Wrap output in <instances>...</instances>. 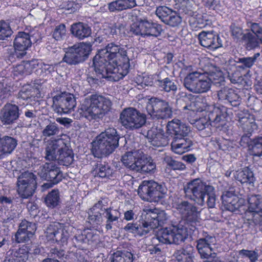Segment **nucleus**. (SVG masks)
<instances>
[{"label": "nucleus", "mask_w": 262, "mask_h": 262, "mask_svg": "<svg viewBox=\"0 0 262 262\" xmlns=\"http://www.w3.org/2000/svg\"><path fill=\"white\" fill-rule=\"evenodd\" d=\"M129 59L123 48L114 42H111L103 49L98 50L93 58L94 69L101 74L102 77L119 75L123 78L129 72Z\"/></svg>", "instance_id": "f257e3e1"}, {"label": "nucleus", "mask_w": 262, "mask_h": 262, "mask_svg": "<svg viewBox=\"0 0 262 262\" xmlns=\"http://www.w3.org/2000/svg\"><path fill=\"white\" fill-rule=\"evenodd\" d=\"M167 134L173 138L171 148L174 153L182 155L191 149L192 141L184 138L190 132V128L182 124L179 119H174L167 125Z\"/></svg>", "instance_id": "f03ea898"}, {"label": "nucleus", "mask_w": 262, "mask_h": 262, "mask_svg": "<svg viewBox=\"0 0 262 262\" xmlns=\"http://www.w3.org/2000/svg\"><path fill=\"white\" fill-rule=\"evenodd\" d=\"M119 138L115 128L109 127L106 129L92 142V154L95 157L98 158L110 155L118 146Z\"/></svg>", "instance_id": "7ed1b4c3"}, {"label": "nucleus", "mask_w": 262, "mask_h": 262, "mask_svg": "<svg viewBox=\"0 0 262 262\" xmlns=\"http://www.w3.org/2000/svg\"><path fill=\"white\" fill-rule=\"evenodd\" d=\"M111 102L104 97L93 94L84 99L79 110L82 116L89 120L96 119L99 115L109 111Z\"/></svg>", "instance_id": "20e7f679"}, {"label": "nucleus", "mask_w": 262, "mask_h": 262, "mask_svg": "<svg viewBox=\"0 0 262 262\" xmlns=\"http://www.w3.org/2000/svg\"><path fill=\"white\" fill-rule=\"evenodd\" d=\"M46 158L50 161H59L64 166L70 165L74 161V154L62 139L51 141L46 148Z\"/></svg>", "instance_id": "39448f33"}, {"label": "nucleus", "mask_w": 262, "mask_h": 262, "mask_svg": "<svg viewBox=\"0 0 262 262\" xmlns=\"http://www.w3.org/2000/svg\"><path fill=\"white\" fill-rule=\"evenodd\" d=\"M182 223L180 222L177 226L171 225L161 229L153 237V242L169 244H179L183 241L188 235V231L187 227L181 226Z\"/></svg>", "instance_id": "423d86ee"}, {"label": "nucleus", "mask_w": 262, "mask_h": 262, "mask_svg": "<svg viewBox=\"0 0 262 262\" xmlns=\"http://www.w3.org/2000/svg\"><path fill=\"white\" fill-rule=\"evenodd\" d=\"M173 207L181 214L184 221L181 226H186L191 230H194L198 222L200 211L198 208L187 201H182L174 203Z\"/></svg>", "instance_id": "0eeeda50"}, {"label": "nucleus", "mask_w": 262, "mask_h": 262, "mask_svg": "<svg viewBox=\"0 0 262 262\" xmlns=\"http://www.w3.org/2000/svg\"><path fill=\"white\" fill-rule=\"evenodd\" d=\"M184 85L189 91L195 94L208 92L210 88L209 76L203 73L193 72L189 73L184 78Z\"/></svg>", "instance_id": "6e6552de"}, {"label": "nucleus", "mask_w": 262, "mask_h": 262, "mask_svg": "<svg viewBox=\"0 0 262 262\" xmlns=\"http://www.w3.org/2000/svg\"><path fill=\"white\" fill-rule=\"evenodd\" d=\"M119 120L125 128L133 130L139 129L145 124L146 116L136 108L129 107L122 110Z\"/></svg>", "instance_id": "1a4fd4ad"}, {"label": "nucleus", "mask_w": 262, "mask_h": 262, "mask_svg": "<svg viewBox=\"0 0 262 262\" xmlns=\"http://www.w3.org/2000/svg\"><path fill=\"white\" fill-rule=\"evenodd\" d=\"M200 104H202V103L198 101L191 103L190 107H192L193 106L194 107L192 110L193 113L205 112L203 115L205 116V117H207V121L215 124L227 120L228 116L227 112L228 109L226 107L206 106L203 108Z\"/></svg>", "instance_id": "9d476101"}, {"label": "nucleus", "mask_w": 262, "mask_h": 262, "mask_svg": "<svg viewBox=\"0 0 262 262\" xmlns=\"http://www.w3.org/2000/svg\"><path fill=\"white\" fill-rule=\"evenodd\" d=\"M92 51V46L89 43L82 42L67 49L62 61L69 65H76L84 61Z\"/></svg>", "instance_id": "9b49d317"}, {"label": "nucleus", "mask_w": 262, "mask_h": 262, "mask_svg": "<svg viewBox=\"0 0 262 262\" xmlns=\"http://www.w3.org/2000/svg\"><path fill=\"white\" fill-rule=\"evenodd\" d=\"M16 191L21 199L31 197L37 188L36 177L32 172H24L17 178Z\"/></svg>", "instance_id": "f8f14e48"}, {"label": "nucleus", "mask_w": 262, "mask_h": 262, "mask_svg": "<svg viewBox=\"0 0 262 262\" xmlns=\"http://www.w3.org/2000/svg\"><path fill=\"white\" fill-rule=\"evenodd\" d=\"M146 109L153 118L164 119L172 116V110L168 102L157 97H152L146 103Z\"/></svg>", "instance_id": "ddd939ff"}, {"label": "nucleus", "mask_w": 262, "mask_h": 262, "mask_svg": "<svg viewBox=\"0 0 262 262\" xmlns=\"http://www.w3.org/2000/svg\"><path fill=\"white\" fill-rule=\"evenodd\" d=\"M162 186L153 181H143L139 186L138 194L140 198L148 202H158L163 198Z\"/></svg>", "instance_id": "4468645a"}, {"label": "nucleus", "mask_w": 262, "mask_h": 262, "mask_svg": "<svg viewBox=\"0 0 262 262\" xmlns=\"http://www.w3.org/2000/svg\"><path fill=\"white\" fill-rule=\"evenodd\" d=\"M214 189L213 186L207 185L198 178L193 179L187 183L185 192L192 194V199L198 204L203 205L206 194L212 192Z\"/></svg>", "instance_id": "2eb2a0df"}, {"label": "nucleus", "mask_w": 262, "mask_h": 262, "mask_svg": "<svg viewBox=\"0 0 262 262\" xmlns=\"http://www.w3.org/2000/svg\"><path fill=\"white\" fill-rule=\"evenodd\" d=\"M162 28L161 25L147 20H142L135 23L131 26L130 31L136 35L142 37L154 36L160 35Z\"/></svg>", "instance_id": "dca6fc26"}, {"label": "nucleus", "mask_w": 262, "mask_h": 262, "mask_svg": "<svg viewBox=\"0 0 262 262\" xmlns=\"http://www.w3.org/2000/svg\"><path fill=\"white\" fill-rule=\"evenodd\" d=\"M248 208L246 214H251L252 217L248 219L254 224L259 223L262 218V196L260 194H251L248 197Z\"/></svg>", "instance_id": "f3484780"}, {"label": "nucleus", "mask_w": 262, "mask_h": 262, "mask_svg": "<svg viewBox=\"0 0 262 262\" xmlns=\"http://www.w3.org/2000/svg\"><path fill=\"white\" fill-rule=\"evenodd\" d=\"M53 102L59 112L64 114L70 113L76 105L73 95L66 93L54 96Z\"/></svg>", "instance_id": "a211bd4d"}, {"label": "nucleus", "mask_w": 262, "mask_h": 262, "mask_svg": "<svg viewBox=\"0 0 262 262\" xmlns=\"http://www.w3.org/2000/svg\"><path fill=\"white\" fill-rule=\"evenodd\" d=\"M241 114H238V123L239 126L245 133L242 136L240 144L242 146H248L250 141V137L252 133L257 129L256 123L253 121H251L249 118L245 116H241Z\"/></svg>", "instance_id": "6ab92c4d"}, {"label": "nucleus", "mask_w": 262, "mask_h": 262, "mask_svg": "<svg viewBox=\"0 0 262 262\" xmlns=\"http://www.w3.org/2000/svg\"><path fill=\"white\" fill-rule=\"evenodd\" d=\"M19 107L11 103L5 104L0 112V120L4 125H12L19 118Z\"/></svg>", "instance_id": "aec40b11"}, {"label": "nucleus", "mask_w": 262, "mask_h": 262, "mask_svg": "<svg viewBox=\"0 0 262 262\" xmlns=\"http://www.w3.org/2000/svg\"><path fill=\"white\" fill-rule=\"evenodd\" d=\"M200 45L207 49L214 50L222 46L219 35L214 31H203L198 35Z\"/></svg>", "instance_id": "412c9836"}, {"label": "nucleus", "mask_w": 262, "mask_h": 262, "mask_svg": "<svg viewBox=\"0 0 262 262\" xmlns=\"http://www.w3.org/2000/svg\"><path fill=\"white\" fill-rule=\"evenodd\" d=\"M32 44L30 34L24 31L18 32L13 41L16 53L19 54L21 56L26 55V51L31 47Z\"/></svg>", "instance_id": "4be33fe9"}, {"label": "nucleus", "mask_w": 262, "mask_h": 262, "mask_svg": "<svg viewBox=\"0 0 262 262\" xmlns=\"http://www.w3.org/2000/svg\"><path fill=\"white\" fill-rule=\"evenodd\" d=\"M216 243L215 236L207 234L197 241L196 248L202 258H208L212 254L211 245Z\"/></svg>", "instance_id": "5701e85b"}, {"label": "nucleus", "mask_w": 262, "mask_h": 262, "mask_svg": "<svg viewBox=\"0 0 262 262\" xmlns=\"http://www.w3.org/2000/svg\"><path fill=\"white\" fill-rule=\"evenodd\" d=\"M221 199L225 208L231 212L238 210L244 202L243 199L230 191H227L223 194Z\"/></svg>", "instance_id": "b1692460"}, {"label": "nucleus", "mask_w": 262, "mask_h": 262, "mask_svg": "<svg viewBox=\"0 0 262 262\" xmlns=\"http://www.w3.org/2000/svg\"><path fill=\"white\" fill-rule=\"evenodd\" d=\"M217 97L220 100L228 102L233 106H238L241 100L236 90L227 86L222 88L217 92Z\"/></svg>", "instance_id": "393cba45"}, {"label": "nucleus", "mask_w": 262, "mask_h": 262, "mask_svg": "<svg viewBox=\"0 0 262 262\" xmlns=\"http://www.w3.org/2000/svg\"><path fill=\"white\" fill-rule=\"evenodd\" d=\"M17 145V140L10 136L1 134L0 136V159L12 154Z\"/></svg>", "instance_id": "a878e982"}, {"label": "nucleus", "mask_w": 262, "mask_h": 262, "mask_svg": "<svg viewBox=\"0 0 262 262\" xmlns=\"http://www.w3.org/2000/svg\"><path fill=\"white\" fill-rule=\"evenodd\" d=\"M48 233L52 235V239L59 244L63 245L67 242L68 233L64 231L62 225L59 223L50 225L48 228Z\"/></svg>", "instance_id": "bb28decb"}, {"label": "nucleus", "mask_w": 262, "mask_h": 262, "mask_svg": "<svg viewBox=\"0 0 262 262\" xmlns=\"http://www.w3.org/2000/svg\"><path fill=\"white\" fill-rule=\"evenodd\" d=\"M46 179L53 184H57L62 179V173L60 168L52 163H46L44 166Z\"/></svg>", "instance_id": "cd10ccee"}, {"label": "nucleus", "mask_w": 262, "mask_h": 262, "mask_svg": "<svg viewBox=\"0 0 262 262\" xmlns=\"http://www.w3.org/2000/svg\"><path fill=\"white\" fill-rule=\"evenodd\" d=\"M145 219L146 221H143L142 223L143 227L148 234L152 229L158 228L161 226L163 222L160 219V215L154 211H151V213L146 214Z\"/></svg>", "instance_id": "c85d7f7f"}, {"label": "nucleus", "mask_w": 262, "mask_h": 262, "mask_svg": "<svg viewBox=\"0 0 262 262\" xmlns=\"http://www.w3.org/2000/svg\"><path fill=\"white\" fill-rule=\"evenodd\" d=\"M137 6L136 0H116L108 4L110 12H119L132 9Z\"/></svg>", "instance_id": "c756f323"}, {"label": "nucleus", "mask_w": 262, "mask_h": 262, "mask_svg": "<svg viewBox=\"0 0 262 262\" xmlns=\"http://www.w3.org/2000/svg\"><path fill=\"white\" fill-rule=\"evenodd\" d=\"M225 70L228 73V77L232 83L236 84L241 83L243 77L240 72L236 70L235 61L233 59H230L228 62L226 63Z\"/></svg>", "instance_id": "7c9ffc66"}, {"label": "nucleus", "mask_w": 262, "mask_h": 262, "mask_svg": "<svg viewBox=\"0 0 262 262\" xmlns=\"http://www.w3.org/2000/svg\"><path fill=\"white\" fill-rule=\"evenodd\" d=\"M72 33L79 39L87 38L91 34V28L85 24L81 22L75 23L71 26Z\"/></svg>", "instance_id": "2f4dec72"}, {"label": "nucleus", "mask_w": 262, "mask_h": 262, "mask_svg": "<svg viewBox=\"0 0 262 262\" xmlns=\"http://www.w3.org/2000/svg\"><path fill=\"white\" fill-rule=\"evenodd\" d=\"M234 177L241 183H253L255 180L253 172L249 167H245L242 170L236 171Z\"/></svg>", "instance_id": "473e14b6"}, {"label": "nucleus", "mask_w": 262, "mask_h": 262, "mask_svg": "<svg viewBox=\"0 0 262 262\" xmlns=\"http://www.w3.org/2000/svg\"><path fill=\"white\" fill-rule=\"evenodd\" d=\"M95 177L101 178L108 177L111 173V169L108 163L105 161H97L92 170Z\"/></svg>", "instance_id": "72a5a7b5"}, {"label": "nucleus", "mask_w": 262, "mask_h": 262, "mask_svg": "<svg viewBox=\"0 0 262 262\" xmlns=\"http://www.w3.org/2000/svg\"><path fill=\"white\" fill-rule=\"evenodd\" d=\"M206 17V14L205 15L198 14L195 17H191L189 20V25L195 30L205 28L211 23V21Z\"/></svg>", "instance_id": "f704fd0d"}, {"label": "nucleus", "mask_w": 262, "mask_h": 262, "mask_svg": "<svg viewBox=\"0 0 262 262\" xmlns=\"http://www.w3.org/2000/svg\"><path fill=\"white\" fill-rule=\"evenodd\" d=\"M29 247L24 245L18 249L12 251V258L11 259L13 262H26L28 258Z\"/></svg>", "instance_id": "c9c22d12"}, {"label": "nucleus", "mask_w": 262, "mask_h": 262, "mask_svg": "<svg viewBox=\"0 0 262 262\" xmlns=\"http://www.w3.org/2000/svg\"><path fill=\"white\" fill-rule=\"evenodd\" d=\"M60 203V193L58 189H53L45 198V203L50 208H55Z\"/></svg>", "instance_id": "e433bc0d"}, {"label": "nucleus", "mask_w": 262, "mask_h": 262, "mask_svg": "<svg viewBox=\"0 0 262 262\" xmlns=\"http://www.w3.org/2000/svg\"><path fill=\"white\" fill-rule=\"evenodd\" d=\"M36 60H30L24 62V64H18L14 68L13 72L15 76L27 74L32 72L35 68Z\"/></svg>", "instance_id": "4c0bfd02"}, {"label": "nucleus", "mask_w": 262, "mask_h": 262, "mask_svg": "<svg viewBox=\"0 0 262 262\" xmlns=\"http://www.w3.org/2000/svg\"><path fill=\"white\" fill-rule=\"evenodd\" d=\"M211 142L213 146L218 150L224 151H230L233 148L232 142L223 137L212 138Z\"/></svg>", "instance_id": "58836bf2"}, {"label": "nucleus", "mask_w": 262, "mask_h": 262, "mask_svg": "<svg viewBox=\"0 0 262 262\" xmlns=\"http://www.w3.org/2000/svg\"><path fill=\"white\" fill-rule=\"evenodd\" d=\"M104 217L106 219L105 229L106 230H110L113 228V223L118 222L120 217V213L117 210H114L112 211L111 208H107L105 210Z\"/></svg>", "instance_id": "ea45409f"}, {"label": "nucleus", "mask_w": 262, "mask_h": 262, "mask_svg": "<svg viewBox=\"0 0 262 262\" xmlns=\"http://www.w3.org/2000/svg\"><path fill=\"white\" fill-rule=\"evenodd\" d=\"M13 92V88L8 84L6 79H3L0 82V106L12 96Z\"/></svg>", "instance_id": "a19ab883"}, {"label": "nucleus", "mask_w": 262, "mask_h": 262, "mask_svg": "<svg viewBox=\"0 0 262 262\" xmlns=\"http://www.w3.org/2000/svg\"><path fill=\"white\" fill-rule=\"evenodd\" d=\"M240 41L244 43L246 49L248 50L259 47V42L257 39L250 32L244 34Z\"/></svg>", "instance_id": "79ce46f5"}, {"label": "nucleus", "mask_w": 262, "mask_h": 262, "mask_svg": "<svg viewBox=\"0 0 262 262\" xmlns=\"http://www.w3.org/2000/svg\"><path fill=\"white\" fill-rule=\"evenodd\" d=\"M133 255L126 251H117L112 255V262H133Z\"/></svg>", "instance_id": "37998d69"}, {"label": "nucleus", "mask_w": 262, "mask_h": 262, "mask_svg": "<svg viewBox=\"0 0 262 262\" xmlns=\"http://www.w3.org/2000/svg\"><path fill=\"white\" fill-rule=\"evenodd\" d=\"M95 71L96 72L97 77L91 76H89L87 77V81L92 87L97 88V86L99 85V83L101 82V79L102 78L108 79V80L111 81H118L120 79L122 78L120 77L119 75L114 74H111L113 76L112 77H102V75L101 74L97 72L95 70Z\"/></svg>", "instance_id": "c03bdc74"}, {"label": "nucleus", "mask_w": 262, "mask_h": 262, "mask_svg": "<svg viewBox=\"0 0 262 262\" xmlns=\"http://www.w3.org/2000/svg\"><path fill=\"white\" fill-rule=\"evenodd\" d=\"M193 108L189 109V112L187 114H190V117L192 116V118H190L189 122L191 124H193L195 127L199 130H202L205 128L206 125H208V122L206 118H198L197 116V113H193L192 110Z\"/></svg>", "instance_id": "a18cd8bd"}, {"label": "nucleus", "mask_w": 262, "mask_h": 262, "mask_svg": "<svg viewBox=\"0 0 262 262\" xmlns=\"http://www.w3.org/2000/svg\"><path fill=\"white\" fill-rule=\"evenodd\" d=\"M124 230L129 233L142 236L147 234V231L143 227V224L138 225L137 223H128L123 228Z\"/></svg>", "instance_id": "49530a36"}, {"label": "nucleus", "mask_w": 262, "mask_h": 262, "mask_svg": "<svg viewBox=\"0 0 262 262\" xmlns=\"http://www.w3.org/2000/svg\"><path fill=\"white\" fill-rule=\"evenodd\" d=\"M259 56V53H256L252 57L238 58V60L237 61H235V63H242L241 66H238V68L240 69H250L254 64Z\"/></svg>", "instance_id": "de8ad7c7"}, {"label": "nucleus", "mask_w": 262, "mask_h": 262, "mask_svg": "<svg viewBox=\"0 0 262 262\" xmlns=\"http://www.w3.org/2000/svg\"><path fill=\"white\" fill-rule=\"evenodd\" d=\"M158 86L162 91L166 92H176L177 86L170 78L167 77L162 80L158 81Z\"/></svg>", "instance_id": "09e8293b"}, {"label": "nucleus", "mask_w": 262, "mask_h": 262, "mask_svg": "<svg viewBox=\"0 0 262 262\" xmlns=\"http://www.w3.org/2000/svg\"><path fill=\"white\" fill-rule=\"evenodd\" d=\"M253 145L250 149V154L254 157L262 156V137H257L252 141Z\"/></svg>", "instance_id": "8fccbe9b"}, {"label": "nucleus", "mask_w": 262, "mask_h": 262, "mask_svg": "<svg viewBox=\"0 0 262 262\" xmlns=\"http://www.w3.org/2000/svg\"><path fill=\"white\" fill-rule=\"evenodd\" d=\"M49 254L52 258H47L44 259L41 262H59V260L55 259H61L63 257L65 254V251L62 249H58V248H54L51 249Z\"/></svg>", "instance_id": "3c124183"}, {"label": "nucleus", "mask_w": 262, "mask_h": 262, "mask_svg": "<svg viewBox=\"0 0 262 262\" xmlns=\"http://www.w3.org/2000/svg\"><path fill=\"white\" fill-rule=\"evenodd\" d=\"M172 10L166 6H159L157 8L156 14L157 16L164 23L166 21Z\"/></svg>", "instance_id": "603ef678"}, {"label": "nucleus", "mask_w": 262, "mask_h": 262, "mask_svg": "<svg viewBox=\"0 0 262 262\" xmlns=\"http://www.w3.org/2000/svg\"><path fill=\"white\" fill-rule=\"evenodd\" d=\"M167 164L166 168L170 170H183L185 165L181 162L176 161L171 157H167L165 159Z\"/></svg>", "instance_id": "864d4df0"}, {"label": "nucleus", "mask_w": 262, "mask_h": 262, "mask_svg": "<svg viewBox=\"0 0 262 262\" xmlns=\"http://www.w3.org/2000/svg\"><path fill=\"white\" fill-rule=\"evenodd\" d=\"M169 140L168 136H166L163 134H158L153 138L152 144L157 147H164L168 144Z\"/></svg>", "instance_id": "5fc2aeb1"}, {"label": "nucleus", "mask_w": 262, "mask_h": 262, "mask_svg": "<svg viewBox=\"0 0 262 262\" xmlns=\"http://www.w3.org/2000/svg\"><path fill=\"white\" fill-rule=\"evenodd\" d=\"M33 235L31 231H26L22 229H18L15 233V241L17 243H25L30 240V237Z\"/></svg>", "instance_id": "6e6d98bb"}, {"label": "nucleus", "mask_w": 262, "mask_h": 262, "mask_svg": "<svg viewBox=\"0 0 262 262\" xmlns=\"http://www.w3.org/2000/svg\"><path fill=\"white\" fill-rule=\"evenodd\" d=\"M182 19L175 11H173L164 24L172 27L178 26L182 22Z\"/></svg>", "instance_id": "4d7b16f0"}, {"label": "nucleus", "mask_w": 262, "mask_h": 262, "mask_svg": "<svg viewBox=\"0 0 262 262\" xmlns=\"http://www.w3.org/2000/svg\"><path fill=\"white\" fill-rule=\"evenodd\" d=\"M12 31L9 24L4 20L0 21V40H4L10 36Z\"/></svg>", "instance_id": "13d9d810"}, {"label": "nucleus", "mask_w": 262, "mask_h": 262, "mask_svg": "<svg viewBox=\"0 0 262 262\" xmlns=\"http://www.w3.org/2000/svg\"><path fill=\"white\" fill-rule=\"evenodd\" d=\"M66 27L63 24H60L56 26L53 32V37L56 40H60L63 39L66 35Z\"/></svg>", "instance_id": "bf43d9fd"}, {"label": "nucleus", "mask_w": 262, "mask_h": 262, "mask_svg": "<svg viewBox=\"0 0 262 262\" xmlns=\"http://www.w3.org/2000/svg\"><path fill=\"white\" fill-rule=\"evenodd\" d=\"M59 132L57 124L55 122L50 123L42 130V135L45 137H49L58 134Z\"/></svg>", "instance_id": "052dcab7"}, {"label": "nucleus", "mask_w": 262, "mask_h": 262, "mask_svg": "<svg viewBox=\"0 0 262 262\" xmlns=\"http://www.w3.org/2000/svg\"><path fill=\"white\" fill-rule=\"evenodd\" d=\"M209 78L210 79V84L214 85H222V83L225 81V77L222 72L217 71L216 72H212L210 74Z\"/></svg>", "instance_id": "680f3d73"}, {"label": "nucleus", "mask_w": 262, "mask_h": 262, "mask_svg": "<svg viewBox=\"0 0 262 262\" xmlns=\"http://www.w3.org/2000/svg\"><path fill=\"white\" fill-rule=\"evenodd\" d=\"M136 157L133 152H126L122 156L121 161L125 166L132 169Z\"/></svg>", "instance_id": "e2e57ef3"}, {"label": "nucleus", "mask_w": 262, "mask_h": 262, "mask_svg": "<svg viewBox=\"0 0 262 262\" xmlns=\"http://www.w3.org/2000/svg\"><path fill=\"white\" fill-rule=\"evenodd\" d=\"M61 9L68 11V13H72L79 8V4L73 1L63 2L61 4Z\"/></svg>", "instance_id": "0e129e2a"}, {"label": "nucleus", "mask_w": 262, "mask_h": 262, "mask_svg": "<svg viewBox=\"0 0 262 262\" xmlns=\"http://www.w3.org/2000/svg\"><path fill=\"white\" fill-rule=\"evenodd\" d=\"M142 169L140 172L143 173H153L156 169V164L153 162L152 160L150 158L148 160L145 159L144 164L140 167Z\"/></svg>", "instance_id": "69168bd1"}, {"label": "nucleus", "mask_w": 262, "mask_h": 262, "mask_svg": "<svg viewBox=\"0 0 262 262\" xmlns=\"http://www.w3.org/2000/svg\"><path fill=\"white\" fill-rule=\"evenodd\" d=\"M89 222L93 227L100 225L102 222L101 213L99 212L93 213L88 217Z\"/></svg>", "instance_id": "338daca9"}, {"label": "nucleus", "mask_w": 262, "mask_h": 262, "mask_svg": "<svg viewBox=\"0 0 262 262\" xmlns=\"http://www.w3.org/2000/svg\"><path fill=\"white\" fill-rule=\"evenodd\" d=\"M239 254L243 256L248 257L251 262H256L259 256L257 252L246 249L240 250Z\"/></svg>", "instance_id": "774afa93"}]
</instances>
